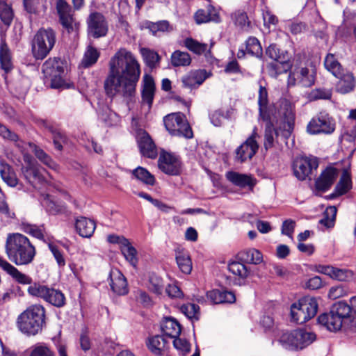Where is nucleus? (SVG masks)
Returning a JSON list of instances; mask_svg holds the SVG:
<instances>
[{"label":"nucleus","mask_w":356,"mask_h":356,"mask_svg":"<svg viewBox=\"0 0 356 356\" xmlns=\"http://www.w3.org/2000/svg\"><path fill=\"white\" fill-rule=\"evenodd\" d=\"M87 24L89 36L99 38L106 35L108 24L103 14L99 12L92 13L88 18Z\"/></svg>","instance_id":"12"},{"label":"nucleus","mask_w":356,"mask_h":356,"mask_svg":"<svg viewBox=\"0 0 356 356\" xmlns=\"http://www.w3.org/2000/svg\"><path fill=\"white\" fill-rule=\"evenodd\" d=\"M44 83L49 84L51 88L58 89L63 88L65 80V63L59 58H49L42 66Z\"/></svg>","instance_id":"5"},{"label":"nucleus","mask_w":356,"mask_h":356,"mask_svg":"<svg viewBox=\"0 0 356 356\" xmlns=\"http://www.w3.org/2000/svg\"><path fill=\"white\" fill-rule=\"evenodd\" d=\"M171 64L174 67L188 66L191 63L190 54L186 51L177 50L171 55Z\"/></svg>","instance_id":"45"},{"label":"nucleus","mask_w":356,"mask_h":356,"mask_svg":"<svg viewBox=\"0 0 356 356\" xmlns=\"http://www.w3.org/2000/svg\"><path fill=\"white\" fill-rule=\"evenodd\" d=\"M318 159L316 156L301 157L293 163V172L299 180H305L318 167Z\"/></svg>","instance_id":"13"},{"label":"nucleus","mask_w":356,"mask_h":356,"mask_svg":"<svg viewBox=\"0 0 356 356\" xmlns=\"http://www.w3.org/2000/svg\"><path fill=\"white\" fill-rule=\"evenodd\" d=\"M96 229V223L93 220L83 216L76 218L75 229L77 234L83 238H90Z\"/></svg>","instance_id":"24"},{"label":"nucleus","mask_w":356,"mask_h":356,"mask_svg":"<svg viewBox=\"0 0 356 356\" xmlns=\"http://www.w3.org/2000/svg\"><path fill=\"white\" fill-rule=\"evenodd\" d=\"M143 59L145 65L151 70L157 68L159 66L161 56L157 52L149 48H141L140 49Z\"/></svg>","instance_id":"36"},{"label":"nucleus","mask_w":356,"mask_h":356,"mask_svg":"<svg viewBox=\"0 0 356 356\" xmlns=\"http://www.w3.org/2000/svg\"><path fill=\"white\" fill-rule=\"evenodd\" d=\"M352 187V181L350 174L347 171H343L339 181L335 186V192L339 195L346 193Z\"/></svg>","instance_id":"51"},{"label":"nucleus","mask_w":356,"mask_h":356,"mask_svg":"<svg viewBox=\"0 0 356 356\" xmlns=\"http://www.w3.org/2000/svg\"><path fill=\"white\" fill-rule=\"evenodd\" d=\"M49 289V287L45 285L34 283L29 286L28 293L32 296L41 298L44 300Z\"/></svg>","instance_id":"61"},{"label":"nucleus","mask_w":356,"mask_h":356,"mask_svg":"<svg viewBox=\"0 0 356 356\" xmlns=\"http://www.w3.org/2000/svg\"><path fill=\"white\" fill-rule=\"evenodd\" d=\"M56 8L62 26L65 28L68 32L77 29L78 24L74 19L72 8L66 1L57 0Z\"/></svg>","instance_id":"15"},{"label":"nucleus","mask_w":356,"mask_h":356,"mask_svg":"<svg viewBox=\"0 0 356 356\" xmlns=\"http://www.w3.org/2000/svg\"><path fill=\"white\" fill-rule=\"evenodd\" d=\"M0 268L19 284H30L32 282V279L29 276L18 270L16 267L3 258H0Z\"/></svg>","instance_id":"23"},{"label":"nucleus","mask_w":356,"mask_h":356,"mask_svg":"<svg viewBox=\"0 0 356 356\" xmlns=\"http://www.w3.org/2000/svg\"><path fill=\"white\" fill-rule=\"evenodd\" d=\"M316 72L312 68L292 65L288 77L290 86L299 84L302 87H311L315 83Z\"/></svg>","instance_id":"11"},{"label":"nucleus","mask_w":356,"mask_h":356,"mask_svg":"<svg viewBox=\"0 0 356 356\" xmlns=\"http://www.w3.org/2000/svg\"><path fill=\"white\" fill-rule=\"evenodd\" d=\"M21 170L24 178L31 184L47 181L48 172L38 164L22 166Z\"/></svg>","instance_id":"18"},{"label":"nucleus","mask_w":356,"mask_h":356,"mask_svg":"<svg viewBox=\"0 0 356 356\" xmlns=\"http://www.w3.org/2000/svg\"><path fill=\"white\" fill-rule=\"evenodd\" d=\"M0 175L2 179L10 186L15 187L18 184L15 172L11 166L3 161L0 163Z\"/></svg>","instance_id":"38"},{"label":"nucleus","mask_w":356,"mask_h":356,"mask_svg":"<svg viewBox=\"0 0 356 356\" xmlns=\"http://www.w3.org/2000/svg\"><path fill=\"white\" fill-rule=\"evenodd\" d=\"M56 42V31L51 28H41L34 35L31 50L37 60L44 59L52 50Z\"/></svg>","instance_id":"4"},{"label":"nucleus","mask_w":356,"mask_h":356,"mask_svg":"<svg viewBox=\"0 0 356 356\" xmlns=\"http://www.w3.org/2000/svg\"><path fill=\"white\" fill-rule=\"evenodd\" d=\"M242 261H232L228 265V269L233 275L238 276V280L244 281L249 275L250 270Z\"/></svg>","instance_id":"44"},{"label":"nucleus","mask_w":356,"mask_h":356,"mask_svg":"<svg viewBox=\"0 0 356 356\" xmlns=\"http://www.w3.org/2000/svg\"><path fill=\"white\" fill-rule=\"evenodd\" d=\"M318 308V304L315 298L303 297L291 305V319L298 324H302L316 316Z\"/></svg>","instance_id":"6"},{"label":"nucleus","mask_w":356,"mask_h":356,"mask_svg":"<svg viewBox=\"0 0 356 356\" xmlns=\"http://www.w3.org/2000/svg\"><path fill=\"white\" fill-rule=\"evenodd\" d=\"M29 356H56V354L46 344L37 343L30 348Z\"/></svg>","instance_id":"54"},{"label":"nucleus","mask_w":356,"mask_h":356,"mask_svg":"<svg viewBox=\"0 0 356 356\" xmlns=\"http://www.w3.org/2000/svg\"><path fill=\"white\" fill-rule=\"evenodd\" d=\"M332 97V91L325 88H316L312 90L309 93L311 100L329 99Z\"/></svg>","instance_id":"63"},{"label":"nucleus","mask_w":356,"mask_h":356,"mask_svg":"<svg viewBox=\"0 0 356 356\" xmlns=\"http://www.w3.org/2000/svg\"><path fill=\"white\" fill-rule=\"evenodd\" d=\"M159 169L166 175H178L181 172V162L179 156L162 150L158 161Z\"/></svg>","instance_id":"14"},{"label":"nucleus","mask_w":356,"mask_h":356,"mask_svg":"<svg viewBox=\"0 0 356 356\" xmlns=\"http://www.w3.org/2000/svg\"><path fill=\"white\" fill-rule=\"evenodd\" d=\"M45 309L40 305L29 307L17 318L16 327L22 334L30 337L40 332L45 324Z\"/></svg>","instance_id":"3"},{"label":"nucleus","mask_w":356,"mask_h":356,"mask_svg":"<svg viewBox=\"0 0 356 356\" xmlns=\"http://www.w3.org/2000/svg\"><path fill=\"white\" fill-rule=\"evenodd\" d=\"M232 19L234 24L241 29L249 26L250 22L245 12L237 10L232 14Z\"/></svg>","instance_id":"60"},{"label":"nucleus","mask_w":356,"mask_h":356,"mask_svg":"<svg viewBox=\"0 0 356 356\" xmlns=\"http://www.w3.org/2000/svg\"><path fill=\"white\" fill-rule=\"evenodd\" d=\"M226 179L234 186L241 188H248L252 191L257 184V179L251 175L242 174L235 171H228Z\"/></svg>","instance_id":"16"},{"label":"nucleus","mask_w":356,"mask_h":356,"mask_svg":"<svg viewBox=\"0 0 356 356\" xmlns=\"http://www.w3.org/2000/svg\"><path fill=\"white\" fill-rule=\"evenodd\" d=\"M164 288L163 280L156 275L152 274L149 277V289L156 294H161Z\"/></svg>","instance_id":"62"},{"label":"nucleus","mask_w":356,"mask_h":356,"mask_svg":"<svg viewBox=\"0 0 356 356\" xmlns=\"http://www.w3.org/2000/svg\"><path fill=\"white\" fill-rule=\"evenodd\" d=\"M195 19L197 24L207 23L210 21L216 22L218 15L212 6H209L207 10H198L195 14Z\"/></svg>","instance_id":"39"},{"label":"nucleus","mask_w":356,"mask_h":356,"mask_svg":"<svg viewBox=\"0 0 356 356\" xmlns=\"http://www.w3.org/2000/svg\"><path fill=\"white\" fill-rule=\"evenodd\" d=\"M337 177V170L332 167H328L321 174L320 177L316 180L315 187L317 191H327L333 184Z\"/></svg>","instance_id":"20"},{"label":"nucleus","mask_w":356,"mask_h":356,"mask_svg":"<svg viewBox=\"0 0 356 356\" xmlns=\"http://www.w3.org/2000/svg\"><path fill=\"white\" fill-rule=\"evenodd\" d=\"M315 339L316 334L314 333L299 329L282 333L278 341L287 350H298L306 348Z\"/></svg>","instance_id":"7"},{"label":"nucleus","mask_w":356,"mask_h":356,"mask_svg":"<svg viewBox=\"0 0 356 356\" xmlns=\"http://www.w3.org/2000/svg\"><path fill=\"white\" fill-rule=\"evenodd\" d=\"M13 16L14 14L11 7L5 1L0 0V19L2 22L6 26H10Z\"/></svg>","instance_id":"56"},{"label":"nucleus","mask_w":356,"mask_h":356,"mask_svg":"<svg viewBox=\"0 0 356 356\" xmlns=\"http://www.w3.org/2000/svg\"><path fill=\"white\" fill-rule=\"evenodd\" d=\"M175 259L180 270L185 274L191 273L193 266L190 254L187 250L177 248L175 250Z\"/></svg>","instance_id":"28"},{"label":"nucleus","mask_w":356,"mask_h":356,"mask_svg":"<svg viewBox=\"0 0 356 356\" xmlns=\"http://www.w3.org/2000/svg\"><path fill=\"white\" fill-rule=\"evenodd\" d=\"M245 51L248 54L257 58L262 56L263 50L259 40L250 37L245 42Z\"/></svg>","instance_id":"47"},{"label":"nucleus","mask_w":356,"mask_h":356,"mask_svg":"<svg viewBox=\"0 0 356 356\" xmlns=\"http://www.w3.org/2000/svg\"><path fill=\"white\" fill-rule=\"evenodd\" d=\"M237 258L242 262L255 265L259 264L263 261L261 252L254 248L241 251L238 253Z\"/></svg>","instance_id":"32"},{"label":"nucleus","mask_w":356,"mask_h":356,"mask_svg":"<svg viewBox=\"0 0 356 356\" xmlns=\"http://www.w3.org/2000/svg\"><path fill=\"white\" fill-rule=\"evenodd\" d=\"M44 127L52 134L53 142L55 148L60 151L63 149V143L65 141V135L58 129L55 128L52 124L47 122H43Z\"/></svg>","instance_id":"46"},{"label":"nucleus","mask_w":356,"mask_h":356,"mask_svg":"<svg viewBox=\"0 0 356 356\" xmlns=\"http://www.w3.org/2000/svg\"><path fill=\"white\" fill-rule=\"evenodd\" d=\"M44 300L56 307H62L65 304L64 294L60 291L53 288H49Z\"/></svg>","instance_id":"43"},{"label":"nucleus","mask_w":356,"mask_h":356,"mask_svg":"<svg viewBox=\"0 0 356 356\" xmlns=\"http://www.w3.org/2000/svg\"><path fill=\"white\" fill-rule=\"evenodd\" d=\"M22 229L25 233L29 234L35 238L40 240L44 239V229L42 227L28 223H22Z\"/></svg>","instance_id":"59"},{"label":"nucleus","mask_w":356,"mask_h":356,"mask_svg":"<svg viewBox=\"0 0 356 356\" xmlns=\"http://www.w3.org/2000/svg\"><path fill=\"white\" fill-rule=\"evenodd\" d=\"M134 178L146 185L153 186L155 183L154 177L145 168L138 167L131 171Z\"/></svg>","instance_id":"41"},{"label":"nucleus","mask_w":356,"mask_h":356,"mask_svg":"<svg viewBox=\"0 0 356 356\" xmlns=\"http://www.w3.org/2000/svg\"><path fill=\"white\" fill-rule=\"evenodd\" d=\"M331 310L335 315L340 317L342 323L350 316L352 312L351 305L350 306L346 302L342 301L334 304Z\"/></svg>","instance_id":"49"},{"label":"nucleus","mask_w":356,"mask_h":356,"mask_svg":"<svg viewBox=\"0 0 356 356\" xmlns=\"http://www.w3.org/2000/svg\"><path fill=\"white\" fill-rule=\"evenodd\" d=\"M120 250L126 260L135 267L138 263L136 257L137 251L136 248L131 245L129 240L124 243V245L122 246Z\"/></svg>","instance_id":"53"},{"label":"nucleus","mask_w":356,"mask_h":356,"mask_svg":"<svg viewBox=\"0 0 356 356\" xmlns=\"http://www.w3.org/2000/svg\"><path fill=\"white\" fill-rule=\"evenodd\" d=\"M45 0H24V6L29 13H38L46 9Z\"/></svg>","instance_id":"57"},{"label":"nucleus","mask_w":356,"mask_h":356,"mask_svg":"<svg viewBox=\"0 0 356 356\" xmlns=\"http://www.w3.org/2000/svg\"><path fill=\"white\" fill-rule=\"evenodd\" d=\"M109 277L111 288L115 293L123 296L128 293L127 280L120 270H111Z\"/></svg>","instance_id":"21"},{"label":"nucleus","mask_w":356,"mask_h":356,"mask_svg":"<svg viewBox=\"0 0 356 356\" xmlns=\"http://www.w3.org/2000/svg\"><path fill=\"white\" fill-rule=\"evenodd\" d=\"M100 56L99 51L91 44L87 46L81 60V65L88 68L94 65Z\"/></svg>","instance_id":"37"},{"label":"nucleus","mask_w":356,"mask_h":356,"mask_svg":"<svg viewBox=\"0 0 356 356\" xmlns=\"http://www.w3.org/2000/svg\"><path fill=\"white\" fill-rule=\"evenodd\" d=\"M180 312L192 321H198L200 316V307L194 303L182 305Z\"/></svg>","instance_id":"52"},{"label":"nucleus","mask_w":356,"mask_h":356,"mask_svg":"<svg viewBox=\"0 0 356 356\" xmlns=\"http://www.w3.org/2000/svg\"><path fill=\"white\" fill-rule=\"evenodd\" d=\"M266 54L270 58L280 64L285 63L289 59L288 56H286L284 54H280V49L274 44L268 46L266 50Z\"/></svg>","instance_id":"58"},{"label":"nucleus","mask_w":356,"mask_h":356,"mask_svg":"<svg viewBox=\"0 0 356 356\" xmlns=\"http://www.w3.org/2000/svg\"><path fill=\"white\" fill-rule=\"evenodd\" d=\"M138 144L143 156L149 159H155L157 156L156 146L145 131L138 134Z\"/></svg>","instance_id":"19"},{"label":"nucleus","mask_w":356,"mask_h":356,"mask_svg":"<svg viewBox=\"0 0 356 356\" xmlns=\"http://www.w3.org/2000/svg\"><path fill=\"white\" fill-rule=\"evenodd\" d=\"M164 125L168 131L172 136H183L192 138L193 133L186 116L181 113H172L163 118Z\"/></svg>","instance_id":"8"},{"label":"nucleus","mask_w":356,"mask_h":356,"mask_svg":"<svg viewBox=\"0 0 356 356\" xmlns=\"http://www.w3.org/2000/svg\"><path fill=\"white\" fill-rule=\"evenodd\" d=\"M325 67L335 77L341 76L345 70L342 68L341 64L336 59L334 54H329L324 60Z\"/></svg>","instance_id":"42"},{"label":"nucleus","mask_w":356,"mask_h":356,"mask_svg":"<svg viewBox=\"0 0 356 356\" xmlns=\"http://www.w3.org/2000/svg\"><path fill=\"white\" fill-rule=\"evenodd\" d=\"M337 209L334 206L328 207L323 214V218L320 220L319 223L327 228L332 227L334 225Z\"/></svg>","instance_id":"55"},{"label":"nucleus","mask_w":356,"mask_h":356,"mask_svg":"<svg viewBox=\"0 0 356 356\" xmlns=\"http://www.w3.org/2000/svg\"><path fill=\"white\" fill-rule=\"evenodd\" d=\"M209 76L205 70H191L181 77V82L184 88L193 90L197 88Z\"/></svg>","instance_id":"17"},{"label":"nucleus","mask_w":356,"mask_h":356,"mask_svg":"<svg viewBox=\"0 0 356 356\" xmlns=\"http://www.w3.org/2000/svg\"><path fill=\"white\" fill-rule=\"evenodd\" d=\"M259 138L257 128L254 127L251 135L235 150V161L242 163L250 160L259 149V143L257 140Z\"/></svg>","instance_id":"10"},{"label":"nucleus","mask_w":356,"mask_h":356,"mask_svg":"<svg viewBox=\"0 0 356 356\" xmlns=\"http://www.w3.org/2000/svg\"><path fill=\"white\" fill-rule=\"evenodd\" d=\"M143 86L142 90V99L144 103H146L149 108L152 106L154 92L155 83L152 76L145 74L143 77Z\"/></svg>","instance_id":"29"},{"label":"nucleus","mask_w":356,"mask_h":356,"mask_svg":"<svg viewBox=\"0 0 356 356\" xmlns=\"http://www.w3.org/2000/svg\"><path fill=\"white\" fill-rule=\"evenodd\" d=\"M147 346L156 356H168L170 348L168 340L163 336L156 335L149 339Z\"/></svg>","instance_id":"22"},{"label":"nucleus","mask_w":356,"mask_h":356,"mask_svg":"<svg viewBox=\"0 0 356 356\" xmlns=\"http://www.w3.org/2000/svg\"><path fill=\"white\" fill-rule=\"evenodd\" d=\"M0 67L5 73L10 72L13 68L12 54L5 40L0 43Z\"/></svg>","instance_id":"30"},{"label":"nucleus","mask_w":356,"mask_h":356,"mask_svg":"<svg viewBox=\"0 0 356 356\" xmlns=\"http://www.w3.org/2000/svg\"><path fill=\"white\" fill-rule=\"evenodd\" d=\"M317 320L320 325L324 326L327 330L331 332L339 330L343 324L340 317L335 315L331 309L328 313L321 314Z\"/></svg>","instance_id":"25"},{"label":"nucleus","mask_w":356,"mask_h":356,"mask_svg":"<svg viewBox=\"0 0 356 356\" xmlns=\"http://www.w3.org/2000/svg\"><path fill=\"white\" fill-rule=\"evenodd\" d=\"M184 46L191 51L195 54L201 55L204 54L206 57L211 54L210 49H208V45L206 43H201L192 38H187L184 41Z\"/></svg>","instance_id":"35"},{"label":"nucleus","mask_w":356,"mask_h":356,"mask_svg":"<svg viewBox=\"0 0 356 356\" xmlns=\"http://www.w3.org/2000/svg\"><path fill=\"white\" fill-rule=\"evenodd\" d=\"M258 105L259 116L263 120H268L270 115L268 113V95L266 88L260 86L258 94Z\"/></svg>","instance_id":"33"},{"label":"nucleus","mask_w":356,"mask_h":356,"mask_svg":"<svg viewBox=\"0 0 356 356\" xmlns=\"http://www.w3.org/2000/svg\"><path fill=\"white\" fill-rule=\"evenodd\" d=\"M5 252L8 259L15 265L26 266L34 260L36 249L24 234L8 233L5 243Z\"/></svg>","instance_id":"2"},{"label":"nucleus","mask_w":356,"mask_h":356,"mask_svg":"<svg viewBox=\"0 0 356 356\" xmlns=\"http://www.w3.org/2000/svg\"><path fill=\"white\" fill-rule=\"evenodd\" d=\"M266 121V124L264 131V148L268 150L274 146L275 143L277 140L279 135L277 130L274 127L273 123L270 122V119Z\"/></svg>","instance_id":"34"},{"label":"nucleus","mask_w":356,"mask_h":356,"mask_svg":"<svg viewBox=\"0 0 356 356\" xmlns=\"http://www.w3.org/2000/svg\"><path fill=\"white\" fill-rule=\"evenodd\" d=\"M306 130L310 135L331 134L335 130V121L328 113L321 111L308 122Z\"/></svg>","instance_id":"9"},{"label":"nucleus","mask_w":356,"mask_h":356,"mask_svg":"<svg viewBox=\"0 0 356 356\" xmlns=\"http://www.w3.org/2000/svg\"><path fill=\"white\" fill-rule=\"evenodd\" d=\"M99 119L108 127L116 126L120 121V116L108 107L102 108L99 113Z\"/></svg>","instance_id":"40"},{"label":"nucleus","mask_w":356,"mask_h":356,"mask_svg":"<svg viewBox=\"0 0 356 356\" xmlns=\"http://www.w3.org/2000/svg\"><path fill=\"white\" fill-rule=\"evenodd\" d=\"M206 296L213 304L233 303L236 300L234 293L226 290L213 289L207 291Z\"/></svg>","instance_id":"26"},{"label":"nucleus","mask_w":356,"mask_h":356,"mask_svg":"<svg viewBox=\"0 0 356 356\" xmlns=\"http://www.w3.org/2000/svg\"><path fill=\"white\" fill-rule=\"evenodd\" d=\"M353 276V273L350 270L335 268L332 279L340 282H346L351 280Z\"/></svg>","instance_id":"64"},{"label":"nucleus","mask_w":356,"mask_h":356,"mask_svg":"<svg viewBox=\"0 0 356 356\" xmlns=\"http://www.w3.org/2000/svg\"><path fill=\"white\" fill-rule=\"evenodd\" d=\"M29 146L33 149V151L35 156L44 165L48 166L49 168L56 170L57 164L51 159V158L45 153L42 149L38 147L37 145L29 143Z\"/></svg>","instance_id":"48"},{"label":"nucleus","mask_w":356,"mask_h":356,"mask_svg":"<svg viewBox=\"0 0 356 356\" xmlns=\"http://www.w3.org/2000/svg\"><path fill=\"white\" fill-rule=\"evenodd\" d=\"M161 329L165 337L176 338L179 336L181 328L179 322L174 318L165 317L161 323Z\"/></svg>","instance_id":"27"},{"label":"nucleus","mask_w":356,"mask_h":356,"mask_svg":"<svg viewBox=\"0 0 356 356\" xmlns=\"http://www.w3.org/2000/svg\"><path fill=\"white\" fill-rule=\"evenodd\" d=\"M336 77L339 79L337 84V90L339 92L346 94L354 89L355 81L352 73L343 72L341 76Z\"/></svg>","instance_id":"31"},{"label":"nucleus","mask_w":356,"mask_h":356,"mask_svg":"<svg viewBox=\"0 0 356 356\" xmlns=\"http://www.w3.org/2000/svg\"><path fill=\"white\" fill-rule=\"evenodd\" d=\"M140 76V65L134 55L124 48L120 49L108 63V74L104 81L106 95L110 97L134 96Z\"/></svg>","instance_id":"1"},{"label":"nucleus","mask_w":356,"mask_h":356,"mask_svg":"<svg viewBox=\"0 0 356 356\" xmlns=\"http://www.w3.org/2000/svg\"><path fill=\"white\" fill-rule=\"evenodd\" d=\"M145 28L154 35H157L159 32L164 33L172 30L170 23L167 20L159 21L157 22H147Z\"/></svg>","instance_id":"50"}]
</instances>
